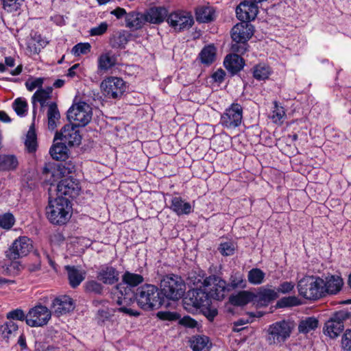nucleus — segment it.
<instances>
[{"label": "nucleus", "instance_id": "f257e3e1", "mask_svg": "<svg viewBox=\"0 0 351 351\" xmlns=\"http://www.w3.org/2000/svg\"><path fill=\"white\" fill-rule=\"evenodd\" d=\"M114 295L117 297V304L119 305L130 304L134 299L141 308L147 311L158 308L161 305L158 287L150 284L138 287L135 293L123 285H118Z\"/></svg>", "mask_w": 351, "mask_h": 351}, {"label": "nucleus", "instance_id": "f03ea898", "mask_svg": "<svg viewBox=\"0 0 351 351\" xmlns=\"http://www.w3.org/2000/svg\"><path fill=\"white\" fill-rule=\"evenodd\" d=\"M48 219L53 224L62 225L66 223L71 216V205L68 198L58 196L49 201L46 208Z\"/></svg>", "mask_w": 351, "mask_h": 351}, {"label": "nucleus", "instance_id": "7ed1b4c3", "mask_svg": "<svg viewBox=\"0 0 351 351\" xmlns=\"http://www.w3.org/2000/svg\"><path fill=\"white\" fill-rule=\"evenodd\" d=\"M299 295L309 300H317L324 297L322 278L314 276H306L297 285Z\"/></svg>", "mask_w": 351, "mask_h": 351}, {"label": "nucleus", "instance_id": "20e7f679", "mask_svg": "<svg viewBox=\"0 0 351 351\" xmlns=\"http://www.w3.org/2000/svg\"><path fill=\"white\" fill-rule=\"evenodd\" d=\"M92 108L84 101L73 104L67 111V119L75 126L84 127L91 120Z\"/></svg>", "mask_w": 351, "mask_h": 351}, {"label": "nucleus", "instance_id": "39448f33", "mask_svg": "<svg viewBox=\"0 0 351 351\" xmlns=\"http://www.w3.org/2000/svg\"><path fill=\"white\" fill-rule=\"evenodd\" d=\"M162 293L168 299L178 300L185 291V285L178 276H167L160 282Z\"/></svg>", "mask_w": 351, "mask_h": 351}, {"label": "nucleus", "instance_id": "423d86ee", "mask_svg": "<svg viewBox=\"0 0 351 351\" xmlns=\"http://www.w3.org/2000/svg\"><path fill=\"white\" fill-rule=\"evenodd\" d=\"M203 287L210 298L222 300L230 289L225 280L217 276H210L203 282Z\"/></svg>", "mask_w": 351, "mask_h": 351}, {"label": "nucleus", "instance_id": "0eeeda50", "mask_svg": "<svg viewBox=\"0 0 351 351\" xmlns=\"http://www.w3.org/2000/svg\"><path fill=\"white\" fill-rule=\"evenodd\" d=\"M350 314L343 311L334 313L325 323L324 332L330 338H336L344 329V322L350 317Z\"/></svg>", "mask_w": 351, "mask_h": 351}, {"label": "nucleus", "instance_id": "6e6552de", "mask_svg": "<svg viewBox=\"0 0 351 351\" xmlns=\"http://www.w3.org/2000/svg\"><path fill=\"white\" fill-rule=\"evenodd\" d=\"M51 317V311L43 305H36L27 313L26 324L30 327H43L47 325Z\"/></svg>", "mask_w": 351, "mask_h": 351}, {"label": "nucleus", "instance_id": "1a4fd4ad", "mask_svg": "<svg viewBox=\"0 0 351 351\" xmlns=\"http://www.w3.org/2000/svg\"><path fill=\"white\" fill-rule=\"evenodd\" d=\"M291 329L290 323L285 320L271 324L268 329L269 343L278 344L285 342L290 337Z\"/></svg>", "mask_w": 351, "mask_h": 351}, {"label": "nucleus", "instance_id": "9d476101", "mask_svg": "<svg viewBox=\"0 0 351 351\" xmlns=\"http://www.w3.org/2000/svg\"><path fill=\"white\" fill-rule=\"evenodd\" d=\"M242 119V106L237 103H233L221 115L220 123L224 128L234 129L241 125Z\"/></svg>", "mask_w": 351, "mask_h": 351}, {"label": "nucleus", "instance_id": "9b49d317", "mask_svg": "<svg viewBox=\"0 0 351 351\" xmlns=\"http://www.w3.org/2000/svg\"><path fill=\"white\" fill-rule=\"evenodd\" d=\"M125 83L120 77H108L101 84L104 95L108 98L117 99L122 96L125 91Z\"/></svg>", "mask_w": 351, "mask_h": 351}, {"label": "nucleus", "instance_id": "f8f14e48", "mask_svg": "<svg viewBox=\"0 0 351 351\" xmlns=\"http://www.w3.org/2000/svg\"><path fill=\"white\" fill-rule=\"evenodd\" d=\"M32 248V243L28 237H19L9 248L7 252V256L10 260H16L27 256Z\"/></svg>", "mask_w": 351, "mask_h": 351}, {"label": "nucleus", "instance_id": "ddd939ff", "mask_svg": "<svg viewBox=\"0 0 351 351\" xmlns=\"http://www.w3.org/2000/svg\"><path fill=\"white\" fill-rule=\"evenodd\" d=\"M77 127L73 124L64 125L60 132H56L54 141L60 140L64 144H67L69 146L79 145L82 138L79 130L76 129Z\"/></svg>", "mask_w": 351, "mask_h": 351}, {"label": "nucleus", "instance_id": "4468645a", "mask_svg": "<svg viewBox=\"0 0 351 351\" xmlns=\"http://www.w3.org/2000/svg\"><path fill=\"white\" fill-rule=\"evenodd\" d=\"M184 302L199 309L211 303L210 297L204 289H195L189 291Z\"/></svg>", "mask_w": 351, "mask_h": 351}, {"label": "nucleus", "instance_id": "2eb2a0df", "mask_svg": "<svg viewBox=\"0 0 351 351\" xmlns=\"http://www.w3.org/2000/svg\"><path fill=\"white\" fill-rule=\"evenodd\" d=\"M258 3L250 0L241 2L236 8L238 19L247 22L254 20L258 14Z\"/></svg>", "mask_w": 351, "mask_h": 351}, {"label": "nucleus", "instance_id": "dca6fc26", "mask_svg": "<svg viewBox=\"0 0 351 351\" xmlns=\"http://www.w3.org/2000/svg\"><path fill=\"white\" fill-rule=\"evenodd\" d=\"M253 34L254 26L247 21H241L232 27L231 37L234 42H247Z\"/></svg>", "mask_w": 351, "mask_h": 351}, {"label": "nucleus", "instance_id": "f3484780", "mask_svg": "<svg viewBox=\"0 0 351 351\" xmlns=\"http://www.w3.org/2000/svg\"><path fill=\"white\" fill-rule=\"evenodd\" d=\"M80 190V184L73 178H66L62 180L57 186L58 195L62 197L68 195L70 197H75Z\"/></svg>", "mask_w": 351, "mask_h": 351}, {"label": "nucleus", "instance_id": "a211bd4d", "mask_svg": "<svg viewBox=\"0 0 351 351\" xmlns=\"http://www.w3.org/2000/svg\"><path fill=\"white\" fill-rule=\"evenodd\" d=\"M168 23L175 29L181 31L185 29H189L193 23L192 16L183 12H174L171 14L167 18Z\"/></svg>", "mask_w": 351, "mask_h": 351}, {"label": "nucleus", "instance_id": "6ab92c4d", "mask_svg": "<svg viewBox=\"0 0 351 351\" xmlns=\"http://www.w3.org/2000/svg\"><path fill=\"white\" fill-rule=\"evenodd\" d=\"M73 309V301L68 295L59 296L55 298L52 302L51 310L57 316L66 314Z\"/></svg>", "mask_w": 351, "mask_h": 351}, {"label": "nucleus", "instance_id": "aec40b11", "mask_svg": "<svg viewBox=\"0 0 351 351\" xmlns=\"http://www.w3.org/2000/svg\"><path fill=\"white\" fill-rule=\"evenodd\" d=\"M343 285V279L335 275L326 277L325 280L322 279V287L324 296L326 294H336L341 289Z\"/></svg>", "mask_w": 351, "mask_h": 351}, {"label": "nucleus", "instance_id": "412c9836", "mask_svg": "<svg viewBox=\"0 0 351 351\" xmlns=\"http://www.w3.org/2000/svg\"><path fill=\"white\" fill-rule=\"evenodd\" d=\"M119 271L112 266H104L97 273V278L106 285H113L119 281Z\"/></svg>", "mask_w": 351, "mask_h": 351}, {"label": "nucleus", "instance_id": "4be33fe9", "mask_svg": "<svg viewBox=\"0 0 351 351\" xmlns=\"http://www.w3.org/2000/svg\"><path fill=\"white\" fill-rule=\"evenodd\" d=\"M117 56L108 51L101 53L97 59V69L99 72H106L117 64Z\"/></svg>", "mask_w": 351, "mask_h": 351}, {"label": "nucleus", "instance_id": "5701e85b", "mask_svg": "<svg viewBox=\"0 0 351 351\" xmlns=\"http://www.w3.org/2000/svg\"><path fill=\"white\" fill-rule=\"evenodd\" d=\"M64 268L67 271L69 285L71 287L75 288L78 287L85 279V271L79 269L75 266L66 265Z\"/></svg>", "mask_w": 351, "mask_h": 351}, {"label": "nucleus", "instance_id": "b1692460", "mask_svg": "<svg viewBox=\"0 0 351 351\" xmlns=\"http://www.w3.org/2000/svg\"><path fill=\"white\" fill-rule=\"evenodd\" d=\"M223 64L226 69L234 75L243 69L244 62L239 55L230 54L226 57Z\"/></svg>", "mask_w": 351, "mask_h": 351}, {"label": "nucleus", "instance_id": "393cba45", "mask_svg": "<svg viewBox=\"0 0 351 351\" xmlns=\"http://www.w3.org/2000/svg\"><path fill=\"white\" fill-rule=\"evenodd\" d=\"M195 17L199 23H209L215 19V10L210 5H201L196 8Z\"/></svg>", "mask_w": 351, "mask_h": 351}, {"label": "nucleus", "instance_id": "a878e982", "mask_svg": "<svg viewBox=\"0 0 351 351\" xmlns=\"http://www.w3.org/2000/svg\"><path fill=\"white\" fill-rule=\"evenodd\" d=\"M170 208L178 215H189L193 211L191 204L186 202L180 197L171 199Z\"/></svg>", "mask_w": 351, "mask_h": 351}, {"label": "nucleus", "instance_id": "bb28decb", "mask_svg": "<svg viewBox=\"0 0 351 351\" xmlns=\"http://www.w3.org/2000/svg\"><path fill=\"white\" fill-rule=\"evenodd\" d=\"M146 22L158 24L163 22L167 16V11L165 8H152L145 14Z\"/></svg>", "mask_w": 351, "mask_h": 351}, {"label": "nucleus", "instance_id": "cd10ccee", "mask_svg": "<svg viewBox=\"0 0 351 351\" xmlns=\"http://www.w3.org/2000/svg\"><path fill=\"white\" fill-rule=\"evenodd\" d=\"M278 298L277 291L271 289L261 288L255 294L254 300L262 306H266Z\"/></svg>", "mask_w": 351, "mask_h": 351}, {"label": "nucleus", "instance_id": "c85d7f7f", "mask_svg": "<svg viewBox=\"0 0 351 351\" xmlns=\"http://www.w3.org/2000/svg\"><path fill=\"white\" fill-rule=\"evenodd\" d=\"M254 299L255 293L248 291H241L237 294L232 295L229 301L234 306H244L254 301Z\"/></svg>", "mask_w": 351, "mask_h": 351}, {"label": "nucleus", "instance_id": "c756f323", "mask_svg": "<svg viewBox=\"0 0 351 351\" xmlns=\"http://www.w3.org/2000/svg\"><path fill=\"white\" fill-rule=\"evenodd\" d=\"M53 91V88L48 86L46 88H40L36 91L32 97V103L34 106L33 113L35 114V105L36 102H38L40 104L41 108H43L46 105L47 101L51 98V95Z\"/></svg>", "mask_w": 351, "mask_h": 351}, {"label": "nucleus", "instance_id": "7c9ffc66", "mask_svg": "<svg viewBox=\"0 0 351 351\" xmlns=\"http://www.w3.org/2000/svg\"><path fill=\"white\" fill-rule=\"evenodd\" d=\"M145 22L146 20L145 14L134 12H131L126 14V26L130 28L138 29L142 27Z\"/></svg>", "mask_w": 351, "mask_h": 351}, {"label": "nucleus", "instance_id": "2f4dec72", "mask_svg": "<svg viewBox=\"0 0 351 351\" xmlns=\"http://www.w3.org/2000/svg\"><path fill=\"white\" fill-rule=\"evenodd\" d=\"M49 154L56 160H65L68 157V149L62 141L54 143L49 150Z\"/></svg>", "mask_w": 351, "mask_h": 351}, {"label": "nucleus", "instance_id": "473e14b6", "mask_svg": "<svg viewBox=\"0 0 351 351\" xmlns=\"http://www.w3.org/2000/svg\"><path fill=\"white\" fill-rule=\"evenodd\" d=\"M60 114L58 109L57 104L54 102L49 104L47 110L48 128L49 130H54L59 122Z\"/></svg>", "mask_w": 351, "mask_h": 351}, {"label": "nucleus", "instance_id": "72a5a7b5", "mask_svg": "<svg viewBox=\"0 0 351 351\" xmlns=\"http://www.w3.org/2000/svg\"><path fill=\"white\" fill-rule=\"evenodd\" d=\"M19 162L14 155H0V172L13 171L18 167Z\"/></svg>", "mask_w": 351, "mask_h": 351}, {"label": "nucleus", "instance_id": "f704fd0d", "mask_svg": "<svg viewBox=\"0 0 351 351\" xmlns=\"http://www.w3.org/2000/svg\"><path fill=\"white\" fill-rule=\"evenodd\" d=\"M122 280L123 283H120L119 285H123L125 287H128L132 289L131 287H136L141 284L144 278L143 276L140 274L125 271L122 276Z\"/></svg>", "mask_w": 351, "mask_h": 351}, {"label": "nucleus", "instance_id": "c9c22d12", "mask_svg": "<svg viewBox=\"0 0 351 351\" xmlns=\"http://www.w3.org/2000/svg\"><path fill=\"white\" fill-rule=\"evenodd\" d=\"M18 328L19 326L14 322L8 321L0 325V335L3 339L8 341L15 335Z\"/></svg>", "mask_w": 351, "mask_h": 351}, {"label": "nucleus", "instance_id": "e433bc0d", "mask_svg": "<svg viewBox=\"0 0 351 351\" xmlns=\"http://www.w3.org/2000/svg\"><path fill=\"white\" fill-rule=\"evenodd\" d=\"M25 148L29 153H34L37 149V138L34 125H32L26 135L25 141Z\"/></svg>", "mask_w": 351, "mask_h": 351}, {"label": "nucleus", "instance_id": "4c0bfd02", "mask_svg": "<svg viewBox=\"0 0 351 351\" xmlns=\"http://www.w3.org/2000/svg\"><path fill=\"white\" fill-rule=\"evenodd\" d=\"M271 74L270 67L265 64H259L253 68V76L257 80H265Z\"/></svg>", "mask_w": 351, "mask_h": 351}, {"label": "nucleus", "instance_id": "58836bf2", "mask_svg": "<svg viewBox=\"0 0 351 351\" xmlns=\"http://www.w3.org/2000/svg\"><path fill=\"white\" fill-rule=\"evenodd\" d=\"M318 326V320L313 317H309L302 320L298 326V330L302 333H308L315 330Z\"/></svg>", "mask_w": 351, "mask_h": 351}, {"label": "nucleus", "instance_id": "ea45409f", "mask_svg": "<svg viewBox=\"0 0 351 351\" xmlns=\"http://www.w3.org/2000/svg\"><path fill=\"white\" fill-rule=\"evenodd\" d=\"M208 338L206 336L193 337L191 341V347L193 351H208Z\"/></svg>", "mask_w": 351, "mask_h": 351}, {"label": "nucleus", "instance_id": "a19ab883", "mask_svg": "<svg viewBox=\"0 0 351 351\" xmlns=\"http://www.w3.org/2000/svg\"><path fill=\"white\" fill-rule=\"evenodd\" d=\"M216 56V50L214 46L205 47L199 53V58L202 63L210 64L214 62Z\"/></svg>", "mask_w": 351, "mask_h": 351}, {"label": "nucleus", "instance_id": "79ce46f5", "mask_svg": "<svg viewBox=\"0 0 351 351\" xmlns=\"http://www.w3.org/2000/svg\"><path fill=\"white\" fill-rule=\"evenodd\" d=\"M302 304L300 299L297 296H288L280 299L276 304L278 308H287L300 306Z\"/></svg>", "mask_w": 351, "mask_h": 351}, {"label": "nucleus", "instance_id": "37998d69", "mask_svg": "<svg viewBox=\"0 0 351 351\" xmlns=\"http://www.w3.org/2000/svg\"><path fill=\"white\" fill-rule=\"evenodd\" d=\"M128 42V35L124 32L115 34L110 39L111 45L114 48H124Z\"/></svg>", "mask_w": 351, "mask_h": 351}, {"label": "nucleus", "instance_id": "c03bdc74", "mask_svg": "<svg viewBox=\"0 0 351 351\" xmlns=\"http://www.w3.org/2000/svg\"><path fill=\"white\" fill-rule=\"evenodd\" d=\"M265 276V273L261 269L254 268L249 271L247 279L252 285H260L263 282Z\"/></svg>", "mask_w": 351, "mask_h": 351}, {"label": "nucleus", "instance_id": "a18cd8bd", "mask_svg": "<svg viewBox=\"0 0 351 351\" xmlns=\"http://www.w3.org/2000/svg\"><path fill=\"white\" fill-rule=\"evenodd\" d=\"M274 108L271 116V119L275 123L281 124L283 119L286 117L285 111L282 106H279L277 101L274 102Z\"/></svg>", "mask_w": 351, "mask_h": 351}, {"label": "nucleus", "instance_id": "49530a36", "mask_svg": "<svg viewBox=\"0 0 351 351\" xmlns=\"http://www.w3.org/2000/svg\"><path fill=\"white\" fill-rule=\"evenodd\" d=\"M230 291L236 288H243L245 287V281L243 279V276L239 273L231 276L230 278V283L227 285Z\"/></svg>", "mask_w": 351, "mask_h": 351}, {"label": "nucleus", "instance_id": "de8ad7c7", "mask_svg": "<svg viewBox=\"0 0 351 351\" xmlns=\"http://www.w3.org/2000/svg\"><path fill=\"white\" fill-rule=\"evenodd\" d=\"M6 318L8 321L18 320V321H25L27 320V314L25 315L24 311L21 308H16L8 312L6 315Z\"/></svg>", "mask_w": 351, "mask_h": 351}, {"label": "nucleus", "instance_id": "09e8293b", "mask_svg": "<svg viewBox=\"0 0 351 351\" xmlns=\"http://www.w3.org/2000/svg\"><path fill=\"white\" fill-rule=\"evenodd\" d=\"M91 46L88 43H80L75 45L72 49V53L75 56L87 54L90 51Z\"/></svg>", "mask_w": 351, "mask_h": 351}, {"label": "nucleus", "instance_id": "8fccbe9b", "mask_svg": "<svg viewBox=\"0 0 351 351\" xmlns=\"http://www.w3.org/2000/svg\"><path fill=\"white\" fill-rule=\"evenodd\" d=\"M27 104L25 100L17 98L13 103V108L19 116H23L27 111Z\"/></svg>", "mask_w": 351, "mask_h": 351}, {"label": "nucleus", "instance_id": "3c124183", "mask_svg": "<svg viewBox=\"0 0 351 351\" xmlns=\"http://www.w3.org/2000/svg\"><path fill=\"white\" fill-rule=\"evenodd\" d=\"M103 288V286L95 280H90L86 282L85 284V289L89 293L101 294Z\"/></svg>", "mask_w": 351, "mask_h": 351}, {"label": "nucleus", "instance_id": "603ef678", "mask_svg": "<svg viewBox=\"0 0 351 351\" xmlns=\"http://www.w3.org/2000/svg\"><path fill=\"white\" fill-rule=\"evenodd\" d=\"M14 223V217L11 213L0 215V226L4 229H10Z\"/></svg>", "mask_w": 351, "mask_h": 351}, {"label": "nucleus", "instance_id": "864d4df0", "mask_svg": "<svg viewBox=\"0 0 351 351\" xmlns=\"http://www.w3.org/2000/svg\"><path fill=\"white\" fill-rule=\"evenodd\" d=\"M218 250L223 256H231L234 252L235 247L232 242L228 241L221 243Z\"/></svg>", "mask_w": 351, "mask_h": 351}, {"label": "nucleus", "instance_id": "5fc2aeb1", "mask_svg": "<svg viewBox=\"0 0 351 351\" xmlns=\"http://www.w3.org/2000/svg\"><path fill=\"white\" fill-rule=\"evenodd\" d=\"M248 44L247 42H235L232 45L231 49L235 54L239 56L244 54L247 50Z\"/></svg>", "mask_w": 351, "mask_h": 351}, {"label": "nucleus", "instance_id": "6e6d98bb", "mask_svg": "<svg viewBox=\"0 0 351 351\" xmlns=\"http://www.w3.org/2000/svg\"><path fill=\"white\" fill-rule=\"evenodd\" d=\"M3 4V8L8 12L16 11L20 6L19 0H0Z\"/></svg>", "mask_w": 351, "mask_h": 351}, {"label": "nucleus", "instance_id": "4d7b16f0", "mask_svg": "<svg viewBox=\"0 0 351 351\" xmlns=\"http://www.w3.org/2000/svg\"><path fill=\"white\" fill-rule=\"evenodd\" d=\"M157 316L160 319L168 321H176L180 317L178 313L170 311H160L157 313Z\"/></svg>", "mask_w": 351, "mask_h": 351}, {"label": "nucleus", "instance_id": "13d9d810", "mask_svg": "<svg viewBox=\"0 0 351 351\" xmlns=\"http://www.w3.org/2000/svg\"><path fill=\"white\" fill-rule=\"evenodd\" d=\"M200 311L209 321H213L217 315V310L216 308L211 306L210 304L202 307Z\"/></svg>", "mask_w": 351, "mask_h": 351}, {"label": "nucleus", "instance_id": "bf43d9fd", "mask_svg": "<svg viewBox=\"0 0 351 351\" xmlns=\"http://www.w3.org/2000/svg\"><path fill=\"white\" fill-rule=\"evenodd\" d=\"M341 347L345 351L351 350V329L346 330L341 339Z\"/></svg>", "mask_w": 351, "mask_h": 351}, {"label": "nucleus", "instance_id": "052dcab7", "mask_svg": "<svg viewBox=\"0 0 351 351\" xmlns=\"http://www.w3.org/2000/svg\"><path fill=\"white\" fill-rule=\"evenodd\" d=\"M294 287L295 284L293 282L285 281L279 285L276 291L278 294V293L287 294L293 291Z\"/></svg>", "mask_w": 351, "mask_h": 351}, {"label": "nucleus", "instance_id": "680f3d73", "mask_svg": "<svg viewBox=\"0 0 351 351\" xmlns=\"http://www.w3.org/2000/svg\"><path fill=\"white\" fill-rule=\"evenodd\" d=\"M43 81L44 79L42 77L36 78L32 80H27L25 82V86L27 89L29 91H32L36 88H39L40 89L42 87Z\"/></svg>", "mask_w": 351, "mask_h": 351}, {"label": "nucleus", "instance_id": "e2e57ef3", "mask_svg": "<svg viewBox=\"0 0 351 351\" xmlns=\"http://www.w3.org/2000/svg\"><path fill=\"white\" fill-rule=\"evenodd\" d=\"M108 27L107 23L103 22L98 26L91 28L89 32L91 36H101L106 32Z\"/></svg>", "mask_w": 351, "mask_h": 351}, {"label": "nucleus", "instance_id": "0e129e2a", "mask_svg": "<svg viewBox=\"0 0 351 351\" xmlns=\"http://www.w3.org/2000/svg\"><path fill=\"white\" fill-rule=\"evenodd\" d=\"M180 323L182 325L189 328H195L197 325V321L189 316L184 317L182 319L180 320Z\"/></svg>", "mask_w": 351, "mask_h": 351}, {"label": "nucleus", "instance_id": "69168bd1", "mask_svg": "<svg viewBox=\"0 0 351 351\" xmlns=\"http://www.w3.org/2000/svg\"><path fill=\"white\" fill-rule=\"evenodd\" d=\"M225 75H226L225 71L223 69H218L217 71H215L213 74L212 77L215 82H222L224 80Z\"/></svg>", "mask_w": 351, "mask_h": 351}, {"label": "nucleus", "instance_id": "338daca9", "mask_svg": "<svg viewBox=\"0 0 351 351\" xmlns=\"http://www.w3.org/2000/svg\"><path fill=\"white\" fill-rule=\"evenodd\" d=\"M110 14L115 16L118 19H121L124 16H126V14H128L125 10L120 7H118L116 9L112 10Z\"/></svg>", "mask_w": 351, "mask_h": 351}, {"label": "nucleus", "instance_id": "774afa93", "mask_svg": "<svg viewBox=\"0 0 351 351\" xmlns=\"http://www.w3.org/2000/svg\"><path fill=\"white\" fill-rule=\"evenodd\" d=\"M123 305H125V304H123ZM118 311L124 313L128 315H132V316H138L140 315V313L138 312L133 311L131 308H128L125 307V306H123L119 308Z\"/></svg>", "mask_w": 351, "mask_h": 351}]
</instances>
